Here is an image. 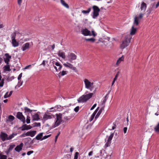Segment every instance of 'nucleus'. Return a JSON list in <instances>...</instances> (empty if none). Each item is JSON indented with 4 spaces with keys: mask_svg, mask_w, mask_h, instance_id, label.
Listing matches in <instances>:
<instances>
[{
    "mask_svg": "<svg viewBox=\"0 0 159 159\" xmlns=\"http://www.w3.org/2000/svg\"><path fill=\"white\" fill-rule=\"evenodd\" d=\"M2 77L0 73V87H2L3 86L4 84V79H2Z\"/></svg>",
    "mask_w": 159,
    "mask_h": 159,
    "instance_id": "obj_28",
    "label": "nucleus"
},
{
    "mask_svg": "<svg viewBox=\"0 0 159 159\" xmlns=\"http://www.w3.org/2000/svg\"><path fill=\"white\" fill-rule=\"evenodd\" d=\"M24 110L25 111V112H29L31 113L33 111H35L36 110H30V109L28 108L27 107H25L24 108Z\"/></svg>",
    "mask_w": 159,
    "mask_h": 159,
    "instance_id": "obj_30",
    "label": "nucleus"
},
{
    "mask_svg": "<svg viewBox=\"0 0 159 159\" xmlns=\"http://www.w3.org/2000/svg\"><path fill=\"white\" fill-rule=\"evenodd\" d=\"M92 34H91L92 35H93L94 36H95L96 35V34L95 33L94 31L92 30Z\"/></svg>",
    "mask_w": 159,
    "mask_h": 159,
    "instance_id": "obj_59",
    "label": "nucleus"
},
{
    "mask_svg": "<svg viewBox=\"0 0 159 159\" xmlns=\"http://www.w3.org/2000/svg\"><path fill=\"white\" fill-rule=\"evenodd\" d=\"M34 152V151H30L28 152H27V155H30L31 154L33 153Z\"/></svg>",
    "mask_w": 159,
    "mask_h": 159,
    "instance_id": "obj_53",
    "label": "nucleus"
},
{
    "mask_svg": "<svg viewBox=\"0 0 159 159\" xmlns=\"http://www.w3.org/2000/svg\"><path fill=\"white\" fill-rule=\"evenodd\" d=\"M26 122L27 124H29L30 123V117L29 116H27V118L26 120Z\"/></svg>",
    "mask_w": 159,
    "mask_h": 159,
    "instance_id": "obj_45",
    "label": "nucleus"
},
{
    "mask_svg": "<svg viewBox=\"0 0 159 159\" xmlns=\"http://www.w3.org/2000/svg\"><path fill=\"white\" fill-rule=\"evenodd\" d=\"M53 117H54V116L53 115H49L48 112L47 111L44 115L43 120L45 121L48 119H51Z\"/></svg>",
    "mask_w": 159,
    "mask_h": 159,
    "instance_id": "obj_6",
    "label": "nucleus"
},
{
    "mask_svg": "<svg viewBox=\"0 0 159 159\" xmlns=\"http://www.w3.org/2000/svg\"><path fill=\"white\" fill-rule=\"evenodd\" d=\"M4 70L7 71H10L11 70L10 68L9 65L7 64V65L4 66Z\"/></svg>",
    "mask_w": 159,
    "mask_h": 159,
    "instance_id": "obj_37",
    "label": "nucleus"
},
{
    "mask_svg": "<svg viewBox=\"0 0 159 159\" xmlns=\"http://www.w3.org/2000/svg\"><path fill=\"white\" fill-rule=\"evenodd\" d=\"M22 2V0H18V3L19 5H20Z\"/></svg>",
    "mask_w": 159,
    "mask_h": 159,
    "instance_id": "obj_62",
    "label": "nucleus"
},
{
    "mask_svg": "<svg viewBox=\"0 0 159 159\" xmlns=\"http://www.w3.org/2000/svg\"><path fill=\"white\" fill-rule=\"evenodd\" d=\"M120 72L119 71H118L117 72L116 75L114 78V79L113 80V81H112V86L114 83H115V81L117 80V78L118 77V76L119 75Z\"/></svg>",
    "mask_w": 159,
    "mask_h": 159,
    "instance_id": "obj_26",
    "label": "nucleus"
},
{
    "mask_svg": "<svg viewBox=\"0 0 159 159\" xmlns=\"http://www.w3.org/2000/svg\"><path fill=\"white\" fill-rule=\"evenodd\" d=\"M124 57L123 56H122L121 57L119 58L116 62V65H118L121 61H123L124 60Z\"/></svg>",
    "mask_w": 159,
    "mask_h": 159,
    "instance_id": "obj_25",
    "label": "nucleus"
},
{
    "mask_svg": "<svg viewBox=\"0 0 159 159\" xmlns=\"http://www.w3.org/2000/svg\"><path fill=\"white\" fill-rule=\"evenodd\" d=\"M22 76V73H21L19 75L18 77V80H20L21 79Z\"/></svg>",
    "mask_w": 159,
    "mask_h": 159,
    "instance_id": "obj_55",
    "label": "nucleus"
},
{
    "mask_svg": "<svg viewBox=\"0 0 159 159\" xmlns=\"http://www.w3.org/2000/svg\"><path fill=\"white\" fill-rule=\"evenodd\" d=\"M64 119L66 120H67L70 119V118H69L67 116H65Z\"/></svg>",
    "mask_w": 159,
    "mask_h": 159,
    "instance_id": "obj_63",
    "label": "nucleus"
},
{
    "mask_svg": "<svg viewBox=\"0 0 159 159\" xmlns=\"http://www.w3.org/2000/svg\"><path fill=\"white\" fill-rule=\"evenodd\" d=\"M97 104H95L93 105V106L91 107L90 109V110H93V109L94 108L96 107Z\"/></svg>",
    "mask_w": 159,
    "mask_h": 159,
    "instance_id": "obj_58",
    "label": "nucleus"
},
{
    "mask_svg": "<svg viewBox=\"0 0 159 159\" xmlns=\"http://www.w3.org/2000/svg\"><path fill=\"white\" fill-rule=\"evenodd\" d=\"M62 121V120H56V121L54 125V127H55L59 125H60V124L61 123Z\"/></svg>",
    "mask_w": 159,
    "mask_h": 159,
    "instance_id": "obj_32",
    "label": "nucleus"
},
{
    "mask_svg": "<svg viewBox=\"0 0 159 159\" xmlns=\"http://www.w3.org/2000/svg\"><path fill=\"white\" fill-rule=\"evenodd\" d=\"M17 134L12 133L11 135H9L7 139V140H10L13 138Z\"/></svg>",
    "mask_w": 159,
    "mask_h": 159,
    "instance_id": "obj_34",
    "label": "nucleus"
},
{
    "mask_svg": "<svg viewBox=\"0 0 159 159\" xmlns=\"http://www.w3.org/2000/svg\"><path fill=\"white\" fill-rule=\"evenodd\" d=\"M110 38H109L108 39H105V40L103 41L102 43H103L104 45L105 46H107L108 45L110 42L109 41Z\"/></svg>",
    "mask_w": 159,
    "mask_h": 159,
    "instance_id": "obj_29",
    "label": "nucleus"
},
{
    "mask_svg": "<svg viewBox=\"0 0 159 159\" xmlns=\"http://www.w3.org/2000/svg\"><path fill=\"white\" fill-rule=\"evenodd\" d=\"M79 154V152H76L75 154L74 159H78Z\"/></svg>",
    "mask_w": 159,
    "mask_h": 159,
    "instance_id": "obj_46",
    "label": "nucleus"
},
{
    "mask_svg": "<svg viewBox=\"0 0 159 159\" xmlns=\"http://www.w3.org/2000/svg\"><path fill=\"white\" fill-rule=\"evenodd\" d=\"M15 146V145L14 144L13 145H10V147L8 149L11 151L14 148V147Z\"/></svg>",
    "mask_w": 159,
    "mask_h": 159,
    "instance_id": "obj_47",
    "label": "nucleus"
},
{
    "mask_svg": "<svg viewBox=\"0 0 159 159\" xmlns=\"http://www.w3.org/2000/svg\"><path fill=\"white\" fill-rule=\"evenodd\" d=\"M113 136L114 134H111L108 138L107 139V141L105 144V147H106V148H107L109 146H110L111 142V141L112 139Z\"/></svg>",
    "mask_w": 159,
    "mask_h": 159,
    "instance_id": "obj_8",
    "label": "nucleus"
},
{
    "mask_svg": "<svg viewBox=\"0 0 159 159\" xmlns=\"http://www.w3.org/2000/svg\"><path fill=\"white\" fill-rule=\"evenodd\" d=\"M58 56L61 57L62 58L65 59L66 57L65 53L64 52L59 51L57 53Z\"/></svg>",
    "mask_w": 159,
    "mask_h": 159,
    "instance_id": "obj_19",
    "label": "nucleus"
},
{
    "mask_svg": "<svg viewBox=\"0 0 159 159\" xmlns=\"http://www.w3.org/2000/svg\"><path fill=\"white\" fill-rule=\"evenodd\" d=\"M61 3L65 7H66V8H69V5H68V4H67L65 2L64 0H61Z\"/></svg>",
    "mask_w": 159,
    "mask_h": 159,
    "instance_id": "obj_33",
    "label": "nucleus"
},
{
    "mask_svg": "<svg viewBox=\"0 0 159 159\" xmlns=\"http://www.w3.org/2000/svg\"><path fill=\"white\" fill-rule=\"evenodd\" d=\"M8 138V135L6 133L2 132H1L0 134V138L3 141H5L6 140H7Z\"/></svg>",
    "mask_w": 159,
    "mask_h": 159,
    "instance_id": "obj_9",
    "label": "nucleus"
},
{
    "mask_svg": "<svg viewBox=\"0 0 159 159\" xmlns=\"http://www.w3.org/2000/svg\"><path fill=\"white\" fill-rule=\"evenodd\" d=\"M93 12L92 17L93 19H95L99 15V12L100 11V9L98 7L96 6H93Z\"/></svg>",
    "mask_w": 159,
    "mask_h": 159,
    "instance_id": "obj_4",
    "label": "nucleus"
},
{
    "mask_svg": "<svg viewBox=\"0 0 159 159\" xmlns=\"http://www.w3.org/2000/svg\"><path fill=\"white\" fill-rule=\"evenodd\" d=\"M81 32L82 34L85 36L92 35L90 31L86 28L81 30Z\"/></svg>",
    "mask_w": 159,
    "mask_h": 159,
    "instance_id": "obj_10",
    "label": "nucleus"
},
{
    "mask_svg": "<svg viewBox=\"0 0 159 159\" xmlns=\"http://www.w3.org/2000/svg\"><path fill=\"white\" fill-rule=\"evenodd\" d=\"M43 133H41L39 134L36 136L35 138H34V139H36L37 140H42V137L43 136Z\"/></svg>",
    "mask_w": 159,
    "mask_h": 159,
    "instance_id": "obj_23",
    "label": "nucleus"
},
{
    "mask_svg": "<svg viewBox=\"0 0 159 159\" xmlns=\"http://www.w3.org/2000/svg\"><path fill=\"white\" fill-rule=\"evenodd\" d=\"M143 14L142 13H140L139 15V17H138L139 18V20H140L141 19H142L143 17Z\"/></svg>",
    "mask_w": 159,
    "mask_h": 159,
    "instance_id": "obj_54",
    "label": "nucleus"
},
{
    "mask_svg": "<svg viewBox=\"0 0 159 159\" xmlns=\"http://www.w3.org/2000/svg\"><path fill=\"white\" fill-rule=\"evenodd\" d=\"M66 74V71H62V72H60L59 73V75L62 76Z\"/></svg>",
    "mask_w": 159,
    "mask_h": 159,
    "instance_id": "obj_42",
    "label": "nucleus"
},
{
    "mask_svg": "<svg viewBox=\"0 0 159 159\" xmlns=\"http://www.w3.org/2000/svg\"><path fill=\"white\" fill-rule=\"evenodd\" d=\"M50 46L52 47V50H53L55 47V45L54 44H53L52 45H50Z\"/></svg>",
    "mask_w": 159,
    "mask_h": 159,
    "instance_id": "obj_64",
    "label": "nucleus"
},
{
    "mask_svg": "<svg viewBox=\"0 0 159 159\" xmlns=\"http://www.w3.org/2000/svg\"><path fill=\"white\" fill-rule=\"evenodd\" d=\"M85 40L87 41H90L91 42H94L95 41V39L94 38H91L89 39H85Z\"/></svg>",
    "mask_w": 159,
    "mask_h": 159,
    "instance_id": "obj_41",
    "label": "nucleus"
},
{
    "mask_svg": "<svg viewBox=\"0 0 159 159\" xmlns=\"http://www.w3.org/2000/svg\"><path fill=\"white\" fill-rule=\"evenodd\" d=\"M15 117L12 115H10L8 116V118L6 119V122L8 123L9 122H12L15 119Z\"/></svg>",
    "mask_w": 159,
    "mask_h": 159,
    "instance_id": "obj_18",
    "label": "nucleus"
},
{
    "mask_svg": "<svg viewBox=\"0 0 159 159\" xmlns=\"http://www.w3.org/2000/svg\"><path fill=\"white\" fill-rule=\"evenodd\" d=\"M60 133V132L58 133L57 135L56 136L55 140V141H57V139L58 138V136L59 135Z\"/></svg>",
    "mask_w": 159,
    "mask_h": 159,
    "instance_id": "obj_57",
    "label": "nucleus"
},
{
    "mask_svg": "<svg viewBox=\"0 0 159 159\" xmlns=\"http://www.w3.org/2000/svg\"><path fill=\"white\" fill-rule=\"evenodd\" d=\"M25 136H26V133H24L21 135L20 137H25Z\"/></svg>",
    "mask_w": 159,
    "mask_h": 159,
    "instance_id": "obj_60",
    "label": "nucleus"
},
{
    "mask_svg": "<svg viewBox=\"0 0 159 159\" xmlns=\"http://www.w3.org/2000/svg\"><path fill=\"white\" fill-rule=\"evenodd\" d=\"M23 145V143H20L19 145H17L16 147L15 148V150L18 152H19L22 150Z\"/></svg>",
    "mask_w": 159,
    "mask_h": 159,
    "instance_id": "obj_17",
    "label": "nucleus"
},
{
    "mask_svg": "<svg viewBox=\"0 0 159 159\" xmlns=\"http://www.w3.org/2000/svg\"><path fill=\"white\" fill-rule=\"evenodd\" d=\"M55 65L57 66H58V70H61L62 68V66L58 62H56L55 63Z\"/></svg>",
    "mask_w": 159,
    "mask_h": 159,
    "instance_id": "obj_40",
    "label": "nucleus"
},
{
    "mask_svg": "<svg viewBox=\"0 0 159 159\" xmlns=\"http://www.w3.org/2000/svg\"><path fill=\"white\" fill-rule=\"evenodd\" d=\"M11 43L12 46L14 47H17L19 45V43L16 41V39L11 40Z\"/></svg>",
    "mask_w": 159,
    "mask_h": 159,
    "instance_id": "obj_22",
    "label": "nucleus"
},
{
    "mask_svg": "<svg viewBox=\"0 0 159 159\" xmlns=\"http://www.w3.org/2000/svg\"><path fill=\"white\" fill-rule=\"evenodd\" d=\"M67 57L69 59V61L70 62H72V60L76 59L77 58L75 54L72 53H69Z\"/></svg>",
    "mask_w": 159,
    "mask_h": 159,
    "instance_id": "obj_7",
    "label": "nucleus"
},
{
    "mask_svg": "<svg viewBox=\"0 0 159 159\" xmlns=\"http://www.w3.org/2000/svg\"><path fill=\"white\" fill-rule=\"evenodd\" d=\"M50 135H45V136H44L43 138H42V140L48 138L50 136Z\"/></svg>",
    "mask_w": 159,
    "mask_h": 159,
    "instance_id": "obj_48",
    "label": "nucleus"
},
{
    "mask_svg": "<svg viewBox=\"0 0 159 159\" xmlns=\"http://www.w3.org/2000/svg\"><path fill=\"white\" fill-rule=\"evenodd\" d=\"M8 92H7L4 96V97L5 98H7L9 97V95H8Z\"/></svg>",
    "mask_w": 159,
    "mask_h": 159,
    "instance_id": "obj_51",
    "label": "nucleus"
},
{
    "mask_svg": "<svg viewBox=\"0 0 159 159\" xmlns=\"http://www.w3.org/2000/svg\"><path fill=\"white\" fill-rule=\"evenodd\" d=\"M41 125L40 123H34V126H40Z\"/></svg>",
    "mask_w": 159,
    "mask_h": 159,
    "instance_id": "obj_49",
    "label": "nucleus"
},
{
    "mask_svg": "<svg viewBox=\"0 0 159 159\" xmlns=\"http://www.w3.org/2000/svg\"><path fill=\"white\" fill-rule=\"evenodd\" d=\"M57 118L56 120H61V116L62 115L61 114H56V115Z\"/></svg>",
    "mask_w": 159,
    "mask_h": 159,
    "instance_id": "obj_35",
    "label": "nucleus"
},
{
    "mask_svg": "<svg viewBox=\"0 0 159 159\" xmlns=\"http://www.w3.org/2000/svg\"><path fill=\"white\" fill-rule=\"evenodd\" d=\"M5 57L4 58V61L7 64H9L10 59L11 58V56L9 55L8 53H6L5 55Z\"/></svg>",
    "mask_w": 159,
    "mask_h": 159,
    "instance_id": "obj_12",
    "label": "nucleus"
},
{
    "mask_svg": "<svg viewBox=\"0 0 159 159\" xmlns=\"http://www.w3.org/2000/svg\"><path fill=\"white\" fill-rule=\"evenodd\" d=\"M46 63H47L48 61H46L45 60H43L42 63L40 65H42L44 66L46 65Z\"/></svg>",
    "mask_w": 159,
    "mask_h": 159,
    "instance_id": "obj_50",
    "label": "nucleus"
},
{
    "mask_svg": "<svg viewBox=\"0 0 159 159\" xmlns=\"http://www.w3.org/2000/svg\"><path fill=\"white\" fill-rule=\"evenodd\" d=\"M63 65L66 67H68L72 69V70L75 71H77V69L75 67L73 66V65L68 62H67L66 63H64Z\"/></svg>",
    "mask_w": 159,
    "mask_h": 159,
    "instance_id": "obj_11",
    "label": "nucleus"
},
{
    "mask_svg": "<svg viewBox=\"0 0 159 159\" xmlns=\"http://www.w3.org/2000/svg\"><path fill=\"white\" fill-rule=\"evenodd\" d=\"M104 108L103 107L100 109L99 110V111H98V113L96 115V116L95 119H96L97 118H98L101 112H102V111L103 109Z\"/></svg>",
    "mask_w": 159,
    "mask_h": 159,
    "instance_id": "obj_27",
    "label": "nucleus"
},
{
    "mask_svg": "<svg viewBox=\"0 0 159 159\" xmlns=\"http://www.w3.org/2000/svg\"><path fill=\"white\" fill-rule=\"evenodd\" d=\"M134 26H134V25L132 26L130 32V34H129L128 35H130L131 36V35H133L135 34L137 30V29L136 28H134Z\"/></svg>",
    "mask_w": 159,
    "mask_h": 159,
    "instance_id": "obj_20",
    "label": "nucleus"
},
{
    "mask_svg": "<svg viewBox=\"0 0 159 159\" xmlns=\"http://www.w3.org/2000/svg\"><path fill=\"white\" fill-rule=\"evenodd\" d=\"M93 94V93H91L86 95H83L78 99V102L79 103L86 102L92 97Z\"/></svg>",
    "mask_w": 159,
    "mask_h": 159,
    "instance_id": "obj_2",
    "label": "nucleus"
},
{
    "mask_svg": "<svg viewBox=\"0 0 159 159\" xmlns=\"http://www.w3.org/2000/svg\"><path fill=\"white\" fill-rule=\"evenodd\" d=\"M16 117L23 122L24 124L25 122V118L23 115L22 112H17L16 116Z\"/></svg>",
    "mask_w": 159,
    "mask_h": 159,
    "instance_id": "obj_5",
    "label": "nucleus"
},
{
    "mask_svg": "<svg viewBox=\"0 0 159 159\" xmlns=\"http://www.w3.org/2000/svg\"><path fill=\"white\" fill-rule=\"evenodd\" d=\"M91 8H89L87 10H83L82 11V13L84 14H86L89 13L91 11Z\"/></svg>",
    "mask_w": 159,
    "mask_h": 159,
    "instance_id": "obj_38",
    "label": "nucleus"
},
{
    "mask_svg": "<svg viewBox=\"0 0 159 159\" xmlns=\"http://www.w3.org/2000/svg\"><path fill=\"white\" fill-rule=\"evenodd\" d=\"M127 128L126 127H125L123 129L124 132L125 134L127 132Z\"/></svg>",
    "mask_w": 159,
    "mask_h": 159,
    "instance_id": "obj_56",
    "label": "nucleus"
},
{
    "mask_svg": "<svg viewBox=\"0 0 159 159\" xmlns=\"http://www.w3.org/2000/svg\"><path fill=\"white\" fill-rule=\"evenodd\" d=\"M140 20L138 16H135L134 18L133 25L135 26L138 25L139 23Z\"/></svg>",
    "mask_w": 159,
    "mask_h": 159,
    "instance_id": "obj_14",
    "label": "nucleus"
},
{
    "mask_svg": "<svg viewBox=\"0 0 159 159\" xmlns=\"http://www.w3.org/2000/svg\"><path fill=\"white\" fill-rule=\"evenodd\" d=\"M147 7V5L144 2H142L141 6V10H144L145 11Z\"/></svg>",
    "mask_w": 159,
    "mask_h": 159,
    "instance_id": "obj_24",
    "label": "nucleus"
},
{
    "mask_svg": "<svg viewBox=\"0 0 159 159\" xmlns=\"http://www.w3.org/2000/svg\"><path fill=\"white\" fill-rule=\"evenodd\" d=\"M30 43H27L24 44L21 48V49L23 51H25L27 49H29L30 48Z\"/></svg>",
    "mask_w": 159,
    "mask_h": 159,
    "instance_id": "obj_16",
    "label": "nucleus"
},
{
    "mask_svg": "<svg viewBox=\"0 0 159 159\" xmlns=\"http://www.w3.org/2000/svg\"><path fill=\"white\" fill-rule=\"evenodd\" d=\"M79 107L77 106L74 109V110L75 112H77L79 111Z\"/></svg>",
    "mask_w": 159,
    "mask_h": 159,
    "instance_id": "obj_52",
    "label": "nucleus"
},
{
    "mask_svg": "<svg viewBox=\"0 0 159 159\" xmlns=\"http://www.w3.org/2000/svg\"><path fill=\"white\" fill-rule=\"evenodd\" d=\"M84 82L85 88L89 89L91 91H92L94 88V87L93 86V82L90 81L89 80L86 79H84Z\"/></svg>",
    "mask_w": 159,
    "mask_h": 159,
    "instance_id": "obj_3",
    "label": "nucleus"
},
{
    "mask_svg": "<svg viewBox=\"0 0 159 159\" xmlns=\"http://www.w3.org/2000/svg\"><path fill=\"white\" fill-rule=\"evenodd\" d=\"M22 84L23 81H21V80L19 81L18 82V84L16 86V87H17L18 88L20 87Z\"/></svg>",
    "mask_w": 159,
    "mask_h": 159,
    "instance_id": "obj_43",
    "label": "nucleus"
},
{
    "mask_svg": "<svg viewBox=\"0 0 159 159\" xmlns=\"http://www.w3.org/2000/svg\"><path fill=\"white\" fill-rule=\"evenodd\" d=\"M154 129L156 132H159V122L157 125L155 127Z\"/></svg>",
    "mask_w": 159,
    "mask_h": 159,
    "instance_id": "obj_39",
    "label": "nucleus"
},
{
    "mask_svg": "<svg viewBox=\"0 0 159 159\" xmlns=\"http://www.w3.org/2000/svg\"><path fill=\"white\" fill-rule=\"evenodd\" d=\"M132 38V37L130 35H126L124 40L122 42L121 44L120 45V48L121 49H124L125 47H127L130 42V40Z\"/></svg>",
    "mask_w": 159,
    "mask_h": 159,
    "instance_id": "obj_1",
    "label": "nucleus"
},
{
    "mask_svg": "<svg viewBox=\"0 0 159 159\" xmlns=\"http://www.w3.org/2000/svg\"><path fill=\"white\" fill-rule=\"evenodd\" d=\"M116 127V124H114L112 126V129L111 130L114 129Z\"/></svg>",
    "mask_w": 159,
    "mask_h": 159,
    "instance_id": "obj_61",
    "label": "nucleus"
},
{
    "mask_svg": "<svg viewBox=\"0 0 159 159\" xmlns=\"http://www.w3.org/2000/svg\"><path fill=\"white\" fill-rule=\"evenodd\" d=\"M7 157L6 155H2L0 154V159H7Z\"/></svg>",
    "mask_w": 159,
    "mask_h": 159,
    "instance_id": "obj_44",
    "label": "nucleus"
},
{
    "mask_svg": "<svg viewBox=\"0 0 159 159\" xmlns=\"http://www.w3.org/2000/svg\"><path fill=\"white\" fill-rule=\"evenodd\" d=\"M31 114L32 115L33 120H38L40 119L39 118V116L38 113H35L33 115L32 113H31Z\"/></svg>",
    "mask_w": 159,
    "mask_h": 159,
    "instance_id": "obj_15",
    "label": "nucleus"
},
{
    "mask_svg": "<svg viewBox=\"0 0 159 159\" xmlns=\"http://www.w3.org/2000/svg\"><path fill=\"white\" fill-rule=\"evenodd\" d=\"M16 32L15 31L11 34V40L16 39Z\"/></svg>",
    "mask_w": 159,
    "mask_h": 159,
    "instance_id": "obj_36",
    "label": "nucleus"
},
{
    "mask_svg": "<svg viewBox=\"0 0 159 159\" xmlns=\"http://www.w3.org/2000/svg\"><path fill=\"white\" fill-rule=\"evenodd\" d=\"M27 125L26 124H24L22 125V126L21 127V130L22 131H24L25 130H27L29 129L30 128H28L27 127Z\"/></svg>",
    "mask_w": 159,
    "mask_h": 159,
    "instance_id": "obj_31",
    "label": "nucleus"
},
{
    "mask_svg": "<svg viewBox=\"0 0 159 159\" xmlns=\"http://www.w3.org/2000/svg\"><path fill=\"white\" fill-rule=\"evenodd\" d=\"M99 107H98L91 115L90 118L89 119L90 121H92L96 113L98 110Z\"/></svg>",
    "mask_w": 159,
    "mask_h": 159,
    "instance_id": "obj_21",
    "label": "nucleus"
},
{
    "mask_svg": "<svg viewBox=\"0 0 159 159\" xmlns=\"http://www.w3.org/2000/svg\"><path fill=\"white\" fill-rule=\"evenodd\" d=\"M36 131L35 130L30 131L26 133V136H30L31 137H34L36 134Z\"/></svg>",
    "mask_w": 159,
    "mask_h": 159,
    "instance_id": "obj_13",
    "label": "nucleus"
}]
</instances>
